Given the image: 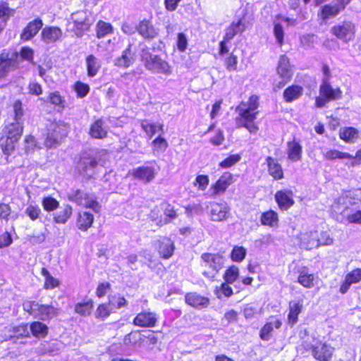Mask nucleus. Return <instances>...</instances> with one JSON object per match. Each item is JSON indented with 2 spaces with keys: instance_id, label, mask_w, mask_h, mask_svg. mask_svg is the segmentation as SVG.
<instances>
[{
  "instance_id": "nucleus-43",
  "label": "nucleus",
  "mask_w": 361,
  "mask_h": 361,
  "mask_svg": "<svg viewBox=\"0 0 361 361\" xmlns=\"http://www.w3.org/2000/svg\"><path fill=\"white\" fill-rule=\"evenodd\" d=\"M303 92V88L299 85H291L283 92V98L286 102H291L300 97Z\"/></svg>"
},
{
  "instance_id": "nucleus-24",
  "label": "nucleus",
  "mask_w": 361,
  "mask_h": 361,
  "mask_svg": "<svg viewBox=\"0 0 361 361\" xmlns=\"http://www.w3.org/2000/svg\"><path fill=\"white\" fill-rule=\"evenodd\" d=\"M302 147L299 141L293 140L287 142L288 158L292 161L296 162L301 159Z\"/></svg>"
},
{
  "instance_id": "nucleus-40",
  "label": "nucleus",
  "mask_w": 361,
  "mask_h": 361,
  "mask_svg": "<svg viewBox=\"0 0 361 361\" xmlns=\"http://www.w3.org/2000/svg\"><path fill=\"white\" fill-rule=\"evenodd\" d=\"M94 307V302L92 299H88L87 301L80 302L75 305V313L86 317L90 315Z\"/></svg>"
},
{
  "instance_id": "nucleus-27",
  "label": "nucleus",
  "mask_w": 361,
  "mask_h": 361,
  "mask_svg": "<svg viewBox=\"0 0 361 361\" xmlns=\"http://www.w3.org/2000/svg\"><path fill=\"white\" fill-rule=\"evenodd\" d=\"M281 322L278 319L271 318L261 329L259 336L263 341H269L272 335L274 329H279L281 326Z\"/></svg>"
},
{
  "instance_id": "nucleus-32",
  "label": "nucleus",
  "mask_w": 361,
  "mask_h": 361,
  "mask_svg": "<svg viewBox=\"0 0 361 361\" xmlns=\"http://www.w3.org/2000/svg\"><path fill=\"white\" fill-rule=\"evenodd\" d=\"M157 322L156 317L150 312H142L137 314L133 323L139 326H153Z\"/></svg>"
},
{
  "instance_id": "nucleus-59",
  "label": "nucleus",
  "mask_w": 361,
  "mask_h": 361,
  "mask_svg": "<svg viewBox=\"0 0 361 361\" xmlns=\"http://www.w3.org/2000/svg\"><path fill=\"white\" fill-rule=\"evenodd\" d=\"M239 277V269L235 265L229 267L224 274V281L233 283Z\"/></svg>"
},
{
  "instance_id": "nucleus-39",
  "label": "nucleus",
  "mask_w": 361,
  "mask_h": 361,
  "mask_svg": "<svg viewBox=\"0 0 361 361\" xmlns=\"http://www.w3.org/2000/svg\"><path fill=\"white\" fill-rule=\"evenodd\" d=\"M41 274L44 278L43 288L45 290H52L59 286L60 281L51 276L49 270L42 267L40 271Z\"/></svg>"
},
{
  "instance_id": "nucleus-33",
  "label": "nucleus",
  "mask_w": 361,
  "mask_h": 361,
  "mask_svg": "<svg viewBox=\"0 0 361 361\" xmlns=\"http://www.w3.org/2000/svg\"><path fill=\"white\" fill-rule=\"evenodd\" d=\"M245 30V26L242 20L234 21L226 29L223 39L230 42L236 35L242 33Z\"/></svg>"
},
{
  "instance_id": "nucleus-51",
  "label": "nucleus",
  "mask_w": 361,
  "mask_h": 361,
  "mask_svg": "<svg viewBox=\"0 0 361 361\" xmlns=\"http://www.w3.org/2000/svg\"><path fill=\"white\" fill-rule=\"evenodd\" d=\"M281 15H277L274 20V35L278 44L281 47L283 44L284 32L281 24Z\"/></svg>"
},
{
  "instance_id": "nucleus-6",
  "label": "nucleus",
  "mask_w": 361,
  "mask_h": 361,
  "mask_svg": "<svg viewBox=\"0 0 361 361\" xmlns=\"http://www.w3.org/2000/svg\"><path fill=\"white\" fill-rule=\"evenodd\" d=\"M68 199L79 207L85 209H90L95 213H99L101 205L97 200V196L90 192L77 188L73 189L68 195Z\"/></svg>"
},
{
  "instance_id": "nucleus-50",
  "label": "nucleus",
  "mask_w": 361,
  "mask_h": 361,
  "mask_svg": "<svg viewBox=\"0 0 361 361\" xmlns=\"http://www.w3.org/2000/svg\"><path fill=\"white\" fill-rule=\"evenodd\" d=\"M90 26L91 25L87 18L81 21L74 20L73 31L77 37H82L85 32L90 29Z\"/></svg>"
},
{
  "instance_id": "nucleus-19",
  "label": "nucleus",
  "mask_w": 361,
  "mask_h": 361,
  "mask_svg": "<svg viewBox=\"0 0 361 361\" xmlns=\"http://www.w3.org/2000/svg\"><path fill=\"white\" fill-rule=\"evenodd\" d=\"M133 45L129 44L122 54L116 59L115 66L119 68H128L131 66L135 61V54L132 50Z\"/></svg>"
},
{
  "instance_id": "nucleus-28",
  "label": "nucleus",
  "mask_w": 361,
  "mask_h": 361,
  "mask_svg": "<svg viewBox=\"0 0 361 361\" xmlns=\"http://www.w3.org/2000/svg\"><path fill=\"white\" fill-rule=\"evenodd\" d=\"M57 314L58 310L53 305L40 304L34 317L44 321L56 316Z\"/></svg>"
},
{
  "instance_id": "nucleus-31",
  "label": "nucleus",
  "mask_w": 361,
  "mask_h": 361,
  "mask_svg": "<svg viewBox=\"0 0 361 361\" xmlns=\"http://www.w3.org/2000/svg\"><path fill=\"white\" fill-rule=\"evenodd\" d=\"M30 333L36 338H44L49 334V327L40 321H34L30 324Z\"/></svg>"
},
{
  "instance_id": "nucleus-52",
  "label": "nucleus",
  "mask_w": 361,
  "mask_h": 361,
  "mask_svg": "<svg viewBox=\"0 0 361 361\" xmlns=\"http://www.w3.org/2000/svg\"><path fill=\"white\" fill-rule=\"evenodd\" d=\"M48 102L54 106L61 109L66 107V100L59 91L50 92L47 97Z\"/></svg>"
},
{
  "instance_id": "nucleus-36",
  "label": "nucleus",
  "mask_w": 361,
  "mask_h": 361,
  "mask_svg": "<svg viewBox=\"0 0 361 361\" xmlns=\"http://www.w3.org/2000/svg\"><path fill=\"white\" fill-rule=\"evenodd\" d=\"M113 25L108 22L99 20L95 26L96 37L98 39H103L105 37L114 33Z\"/></svg>"
},
{
  "instance_id": "nucleus-45",
  "label": "nucleus",
  "mask_w": 361,
  "mask_h": 361,
  "mask_svg": "<svg viewBox=\"0 0 361 361\" xmlns=\"http://www.w3.org/2000/svg\"><path fill=\"white\" fill-rule=\"evenodd\" d=\"M15 13L16 9L11 8L8 2L0 0V19L1 20L0 23L6 25L7 21L14 16Z\"/></svg>"
},
{
  "instance_id": "nucleus-2",
  "label": "nucleus",
  "mask_w": 361,
  "mask_h": 361,
  "mask_svg": "<svg viewBox=\"0 0 361 361\" xmlns=\"http://www.w3.org/2000/svg\"><path fill=\"white\" fill-rule=\"evenodd\" d=\"M360 190L348 191L336 198L331 205V212L336 215L337 221L345 223V219L355 209L360 208L361 200L359 195Z\"/></svg>"
},
{
  "instance_id": "nucleus-1",
  "label": "nucleus",
  "mask_w": 361,
  "mask_h": 361,
  "mask_svg": "<svg viewBox=\"0 0 361 361\" xmlns=\"http://www.w3.org/2000/svg\"><path fill=\"white\" fill-rule=\"evenodd\" d=\"M259 97L253 94L247 101H242L235 108L238 116L235 124L238 128H245L251 134H256L259 127L255 122L259 114Z\"/></svg>"
},
{
  "instance_id": "nucleus-12",
  "label": "nucleus",
  "mask_w": 361,
  "mask_h": 361,
  "mask_svg": "<svg viewBox=\"0 0 361 361\" xmlns=\"http://www.w3.org/2000/svg\"><path fill=\"white\" fill-rule=\"evenodd\" d=\"M43 25V21L39 17H37L28 22L20 34V39L22 42L31 40L42 28Z\"/></svg>"
},
{
  "instance_id": "nucleus-22",
  "label": "nucleus",
  "mask_w": 361,
  "mask_h": 361,
  "mask_svg": "<svg viewBox=\"0 0 361 361\" xmlns=\"http://www.w3.org/2000/svg\"><path fill=\"white\" fill-rule=\"evenodd\" d=\"M303 308L302 300H292L289 302L288 323L293 326L298 320V315L301 313Z\"/></svg>"
},
{
  "instance_id": "nucleus-9",
  "label": "nucleus",
  "mask_w": 361,
  "mask_h": 361,
  "mask_svg": "<svg viewBox=\"0 0 361 361\" xmlns=\"http://www.w3.org/2000/svg\"><path fill=\"white\" fill-rule=\"evenodd\" d=\"M351 0H334L331 4L322 7L319 16L326 22L327 20L336 16L343 11Z\"/></svg>"
},
{
  "instance_id": "nucleus-20",
  "label": "nucleus",
  "mask_w": 361,
  "mask_h": 361,
  "mask_svg": "<svg viewBox=\"0 0 361 361\" xmlns=\"http://www.w3.org/2000/svg\"><path fill=\"white\" fill-rule=\"evenodd\" d=\"M94 221V217L89 212H79L76 217V226L78 230L86 232L90 228Z\"/></svg>"
},
{
  "instance_id": "nucleus-49",
  "label": "nucleus",
  "mask_w": 361,
  "mask_h": 361,
  "mask_svg": "<svg viewBox=\"0 0 361 361\" xmlns=\"http://www.w3.org/2000/svg\"><path fill=\"white\" fill-rule=\"evenodd\" d=\"M161 209L164 211V215L165 217L164 219L161 218L159 219V225L166 224L169 223L172 219L176 218L177 214L172 205L167 203H162Z\"/></svg>"
},
{
  "instance_id": "nucleus-23",
  "label": "nucleus",
  "mask_w": 361,
  "mask_h": 361,
  "mask_svg": "<svg viewBox=\"0 0 361 361\" xmlns=\"http://www.w3.org/2000/svg\"><path fill=\"white\" fill-rule=\"evenodd\" d=\"M361 281V269H355L346 274L344 281L340 287V292L343 294L345 293L350 287Z\"/></svg>"
},
{
  "instance_id": "nucleus-11",
  "label": "nucleus",
  "mask_w": 361,
  "mask_h": 361,
  "mask_svg": "<svg viewBox=\"0 0 361 361\" xmlns=\"http://www.w3.org/2000/svg\"><path fill=\"white\" fill-rule=\"evenodd\" d=\"M210 219L213 221H223L228 219L231 209L226 202H212L208 206Z\"/></svg>"
},
{
  "instance_id": "nucleus-61",
  "label": "nucleus",
  "mask_w": 361,
  "mask_h": 361,
  "mask_svg": "<svg viewBox=\"0 0 361 361\" xmlns=\"http://www.w3.org/2000/svg\"><path fill=\"white\" fill-rule=\"evenodd\" d=\"M246 255L247 250L244 247L235 245L231 251V258L235 262H241L245 259Z\"/></svg>"
},
{
  "instance_id": "nucleus-60",
  "label": "nucleus",
  "mask_w": 361,
  "mask_h": 361,
  "mask_svg": "<svg viewBox=\"0 0 361 361\" xmlns=\"http://www.w3.org/2000/svg\"><path fill=\"white\" fill-rule=\"evenodd\" d=\"M12 106L14 122H22L23 117L25 114L22 101L20 99L15 100Z\"/></svg>"
},
{
  "instance_id": "nucleus-13",
  "label": "nucleus",
  "mask_w": 361,
  "mask_h": 361,
  "mask_svg": "<svg viewBox=\"0 0 361 361\" xmlns=\"http://www.w3.org/2000/svg\"><path fill=\"white\" fill-rule=\"evenodd\" d=\"M334 348L325 343L317 341L312 345V352L314 357L320 361H328L331 359Z\"/></svg>"
},
{
  "instance_id": "nucleus-10",
  "label": "nucleus",
  "mask_w": 361,
  "mask_h": 361,
  "mask_svg": "<svg viewBox=\"0 0 361 361\" xmlns=\"http://www.w3.org/2000/svg\"><path fill=\"white\" fill-rule=\"evenodd\" d=\"M331 32L344 42L351 41L355 37V26L350 21H344L333 26Z\"/></svg>"
},
{
  "instance_id": "nucleus-16",
  "label": "nucleus",
  "mask_w": 361,
  "mask_h": 361,
  "mask_svg": "<svg viewBox=\"0 0 361 361\" xmlns=\"http://www.w3.org/2000/svg\"><path fill=\"white\" fill-rule=\"evenodd\" d=\"M233 183V176L229 172L224 173L217 181L212 186V195L217 196L225 192L226 189Z\"/></svg>"
},
{
  "instance_id": "nucleus-35",
  "label": "nucleus",
  "mask_w": 361,
  "mask_h": 361,
  "mask_svg": "<svg viewBox=\"0 0 361 361\" xmlns=\"http://www.w3.org/2000/svg\"><path fill=\"white\" fill-rule=\"evenodd\" d=\"M261 224L271 228H277L279 226V216L277 212L274 210H269L263 212L260 218Z\"/></svg>"
},
{
  "instance_id": "nucleus-42",
  "label": "nucleus",
  "mask_w": 361,
  "mask_h": 361,
  "mask_svg": "<svg viewBox=\"0 0 361 361\" xmlns=\"http://www.w3.org/2000/svg\"><path fill=\"white\" fill-rule=\"evenodd\" d=\"M322 155L323 157L326 160H335L337 159H352L353 155L347 153V152H343L341 151H338L337 149H326L322 151Z\"/></svg>"
},
{
  "instance_id": "nucleus-55",
  "label": "nucleus",
  "mask_w": 361,
  "mask_h": 361,
  "mask_svg": "<svg viewBox=\"0 0 361 361\" xmlns=\"http://www.w3.org/2000/svg\"><path fill=\"white\" fill-rule=\"evenodd\" d=\"M42 205L44 211L51 212L59 207V202L54 197L48 195L42 199Z\"/></svg>"
},
{
  "instance_id": "nucleus-4",
  "label": "nucleus",
  "mask_w": 361,
  "mask_h": 361,
  "mask_svg": "<svg viewBox=\"0 0 361 361\" xmlns=\"http://www.w3.org/2000/svg\"><path fill=\"white\" fill-rule=\"evenodd\" d=\"M70 125L63 121H53L47 128L44 140V146L48 149L56 147L68 136Z\"/></svg>"
},
{
  "instance_id": "nucleus-41",
  "label": "nucleus",
  "mask_w": 361,
  "mask_h": 361,
  "mask_svg": "<svg viewBox=\"0 0 361 361\" xmlns=\"http://www.w3.org/2000/svg\"><path fill=\"white\" fill-rule=\"evenodd\" d=\"M339 137L347 143H354L359 137V133L353 127L343 128L340 130Z\"/></svg>"
},
{
  "instance_id": "nucleus-56",
  "label": "nucleus",
  "mask_w": 361,
  "mask_h": 361,
  "mask_svg": "<svg viewBox=\"0 0 361 361\" xmlns=\"http://www.w3.org/2000/svg\"><path fill=\"white\" fill-rule=\"evenodd\" d=\"M107 302L112 310L120 309L127 305L126 298L121 294L109 296Z\"/></svg>"
},
{
  "instance_id": "nucleus-5",
  "label": "nucleus",
  "mask_w": 361,
  "mask_h": 361,
  "mask_svg": "<svg viewBox=\"0 0 361 361\" xmlns=\"http://www.w3.org/2000/svg\"><path fill=\"white\" fill-rule=\"evenodd\" d=\"M298 238L301 247L306 250L317 248L320 245H331L333 242L326 232L319 233L316 230L302 231Z\"/></svg>"
},
{
  "instance_id": "nucleus-7",
  "label": "nucleus",
  "mask_w": 361,
  "mask_h": 361,
  "mask_svg": "<svg viewBox=\"0 0 361 361\" xmlns=\"http://www.w3.org/2000/svg\"><path fill=\"white\" fill-rule=\"evenodd\" d=\"M18 53L3 49L0 53V79L5 78L13 68H17Z\"/></svg>"
},
{
  "instance_id": "nucleus-30",
  "label": "nucleus",
  "mask_w": 361,
  "mask_h": 361,
  "mask_svg": "<svg viewBox=\"0 0 361 361\" xmlns=\"http://www.w3.org/2000/svg\"><path fill=\"white\" fill-rule=\"evenodd\" d=\"M132 175L135 178L148 183L154 178V170L149 166H140L133 170Z\"/></svg>"
},
{
  "instance_id": "nucleus-26",
  "label": "nucleus",
  "mask_w": 361,
  "mask_h": 361,
  "mask_svg": "<svg viewBox=\"0 0 361 361\" xmlns=\"http://www.w3.org/2000/svg\"><path fill=\"white\" fill-rule=\"evenodd\" d=\"M185 302L195 308H204L209 305V299L197 293H189L185 295Z\"/></svg>"
},
{
  "instance_id": "nucleus-38",
  "label": "nucleus",
  "mask_w": 361,
  "mask_h": 361,
  "mask_svg": "<svg viewBox=\"0 0 361 361\" xmlns=\"http://www.w3.org/2000/svg\"><path fill=\"white\" fill-rule=\"evenodd\" d=\"M267 162L270 176H271L275 180H280L283 178V172L281 166L277 162V161L270 157H268L267 158Z\"/></svg>"
},
{
  "instance_id": "nucleus-64",
  "label": "nucleus",
  "mask_w": 361,
  "mask_h": 361,
  "mask_svg": "<svg viewBox=\"0 0 361 361\" xmlns=\"http://www.w3.org/2000/svg\"><path fill=\"white\" fill-rule=\"evenodd\" d=\"M111 290V284L108 281L99 282L96 288L95 295L98 298H104Z\"/></svg>"
},
{
  "instance_id": "nucleus-21",
  "label": "nucleus",
  "mask_w": 361,
  "mask_h": 361,
  "mask_svg": "<svg viewBox=\"0 0 361 361\" xmlns=\"http://www.w3.org/2000/svg\"><path fill=\"white\" fill-rule=\"evenodd\" d=\"M275 200L281 210H287L294 204L293 192L290 190H279L275 194Z\"/></svg>"
},
{
  "instance_id": "nucleus-63",
  "label": "nucleus",
  "mask_w": 361,
  "mask_h": 361,
  "mask_svg": "<svg viewBox=\"0 0 361 361\" xmlns=\"http://www.w3.org/2000/svg\"><path fill=\"white\" fill-rule=\"evenodd\" d=\"M39 303L35 300H26L22 304L23 310L30 315L35 316L39 306Z\"/></svg>"
},
{
  "instance_id": "nucleus-54",
  "label": "nucleus",
  "mask_w": 361,
  "mask_h": 361,
  "mask_svg": "<svg viewBox=\"0 0 361 361\" xmlns=\"http://www.w3.org/2000/svg\"><path fill=\"white\" fill-rule=\"evenodd\" d=\"M73 90L78 98H84L89 94L90 87L88 84L77 80L73 85Z\"/></svg>"
},
{
  "instance_id": "nucleus-8",
  "label": "nucleus",
  "mask_w": 361,
  "mask_h": 361,
  "mask_svg": "<svg viewBox=\"0 0 361 361\" xmlns=\"http://www.w3.org/2000/svg\"><path fill=\"white\" fill-rule=\"evenodd\" d=\"M320 96L316 98L317 107L324 106L329 100H335L341 97V91L339 88L333 89L329 83H327V78L322 80L320 86Z\"/></svg>"
},
{
  "instance_id": "nucleus-37",
  "label": "nucleus",
  "mask_w": 361,
  "mask_h": 361,
  "mask_svg": "<svg viewBox=\"0 0 361 361\" xmlns=\"http://www.w3.org/2000/svg\"><path fill=\"white\" fill-rule=\"evenodd\" d=\"M175 247L173 242L167 238H164L159 243V257L169 259L173 253Z\"/></svg>"
},
{
  "instance_id": "nucleus-14",
  "label": "nucleus",
  "mask_w": 361,
  "mask_h": 361,
  "mask_svg": "<svg viewBox=\"0 0 361 361\" xmlns=\"http://www.w3.org/2000/svg\"><path fill=\"white\" fill-rule=\"evenodd\" d=\"M62 30L57 26H46L41 32V40L47 44H54L61 39Z\"/></svg>"
},
{
  "instance_id": "nucleus-46",
  "label": "nucleus",
  "mask_w": 361,
  "mask_h": 361,
  "mask_svg": "<svg viewBox=\"0 0 361 361\" xmlns=\"http://www.w3.org/2000/svg\"><path fill=\"white\" fill-rule=\"evenodd\" d=\"M78 164L82 172L87 173L88 170L95 169L98 165V161L96 158L87 155L80 157Z\"/></svg>"
},
{
  "instance_id": "nucleus-17",
  "label": "nucleus",
  "mask_w": 361,
  "mask_h": 361,
  "mask_svg": "<svg viewBox=\"0 0 361 361\" xmlns=\"http://www.w3.org/2000/svg\"><path fill=\"white\" fill-rule=\"evenodd\" d=\"M204 265L218 272L224 266L225 258L219 254L204 253L201 257Z\"/></svg>"
},
{
  "instance_id": "nucleus-44",
  "label": "nucleus",
  "mask_w": 361,
  "mask_h": 361,
  "mask_svg": "<svg viewBox=\"0 0 361 361\" xmlns=\"http://www.w3.org/2000/svg\"><path fill=\"white\" fill-rule=\"evenodd\" d=\"M11 338H23L30 336V332L27 329V324L23 323L17 326H12L9 329Z\"/></svg>"
},
{
  "instance_id": "nucleus-47",
  "label": "nucleus",
  "mask_w": 361,
  "mask_h": 361,
  "mask_svg": "<svg viewBox=\"0 0 361 361\" xmlns=\"http://www.w3.org/2000/svg\"><path fill=\"white\" fill-rule=\"evenodd\" d=\"M137 31L145 38H153L156 35V32L152 25L149 20H146L140 23L137 26Z\"/></svg>"
},
{
  "instance_id": "nucleus-53",
  "label": "nucleus",
  "mask_w": 361,
  "mask_h": 361,
  "mask_svg": "<svg viewBox=\"0 0 361 361\" xmlns=\"http://www.w3.org/2000/svg\"><path fill=\"white\" fill-rule=\"evenodd\" d=\"M25 214L32 221L41 219L42 215L40 207L36 204H28L25 210Z\"/></svg>"
},
{
  "instance_id": "nucleus-15",
  "label": "nucleus",
  "mask_w": 361,
  "mask_h": 361,
  "mask_svg": "<svg viewBox=\"0 0 361 361\" xmlns=\"http://www.w3.org/2000/svg\"><path fill=\"white\" fill-rule=\"evenodd\" d=\"M277 73L281 78L282 81L279 82V87L281 88L290 80L293 75V72L290 66L289 59L285 55L280 57L277 67Z\"/></svg>"
},
{
  "instance_id": "nucleus-62",
  "label": "nucleus",
  "mask_w": 361,
  "mask_h": 361,
  "mask_svg": "<svg viewBox=\"0 0 361 361\" xmlns=\"http://www.w3.org/2000/svg\"><path fill=\"white\" fill-rule=\"evenodd\" d=\"M18 57L20 56L22 61H26L29 63H34V50L27 46L22 47L19 51Z\"/></svg>"
},
{
  "instance_id": "nucleus-18",
  "label": "nucleus",
  "mask_w": 361,
  "mask_h": 361,
  "mask_svg": "<svg viewBox=\"0 0 361 361\" xmlns=\"http://www.w3.org/2000/svg\"><path fill=\"white\" fill-rule=\"evenodd\" d=\"M89 135L94 139L102 140L108 136V131L104 127V121L102 118L94 119L90 125Z\"/></svg>"
},
{
  "instance_id": "nucleus-3",
  "label": "nucleus",
  "mask_w": 361,
  "mask_h": 361,
  "mask_svg": "<svg viewBox=\"0 0 361 361\" xmlns=\"http://www.w3.org/2000/svg\"><path fill=\"white\" fill-rule=\"evenodd\" d=\"M23 130L22 122H11L4 125L0 136V149L4 155L10 156L15 151Z\"/></svg>"
},
{
  "instance_id": "nucleus-34",
  "label": "nucleus",
  "mask_w": 361,
  "mask_h": 361,
  "mask_svg": "<svg viewBox=\"0 0 361 361\" xmlns=\"http://www.w3.org/2000/svg\"><path fill=\"white\" fill-rule=\"evenodd\" d=\"M317 278L309 273L305 269L299 271L298 282L306 288H312L314 286Z\"/></svg>"
},
{
  "instance_id": "nucleus-48",
  "label": "nucleus",
  "mask_w": 361,
  "mask_h": 361,
  "mask_svg": "<svg viewBox=\"0 0 361 361\" xmlns=\"http://www.w3.org/2000/svg\"><path fill=\"white\" fill-rule=\"evenodd\" d=\"M111 312L112 309L108 302H103L98 305L97 307L94 312V317L98 320L104 321L111 315Z\"/></svg>"
},
{
  "instance_id": "nucleus-29",
  "label": "nucleus",
  "mask_w": 361,
  "mask_h": 361,
  "mask_svg": "<svg viewBox=\"0 0 361 361\" xmlns=\"http://www.w3.org/2000/svg\"><path fill=\"white\" fill-rule=\"evenodd\" d=\"M73 207L68 204H66L59 212L53 216V221L57 224H65L73 215Z\"/></svg>"
},
{
  "instance_id": "nucleus-57",
  "label": "nucleus",
  "mask_w": 361,
  "mask_h": 361,
  "mask_svg": "<svg viewBox=\"0 0 361 361\" xmlns=\"http://www.w3.org/2000/svg\"><path fill=\"white\" fill-rule=\"evenodd\" d=\"M142 60L145 61V66L148 69H153L158 63V57L157 55H152L148 49H144L142 55Z\"/></svg>"
},
{
  "instance_id": "nucleus-58",
  "label": "nucleus",
  "mask_w": 361,
  "mask_h": 361,
  "mask_svg": "<svg viewBox=\"0 0 361 361\" xmlns=\"http://www.w3.org/2000/svg\"><path fill=\"white\" fill-rule=\"evenodd\" d=\"M230 284V283L224 281L219 287L216 288L215 295L218 298L221 299L223 297L228 298L233 295V289Z\"/></svg>"
},
{
  "instance_id": "nucleus-25",
  "label": "nucleus",
  "mask_w": 361,
  "mask_h": 361,
  "mask_svg": "<svg viewBox=\"0 0 361 361\" xmlns=\"http://www.w3.org/2000/svg\"><path fill=\"white\" fill-rule=\"evenodd\" d=\"M85 65L87 75L90 78L96 76L102 68L99 60L92 54L85 57Z\"/></svg>"
}]
</instances>
